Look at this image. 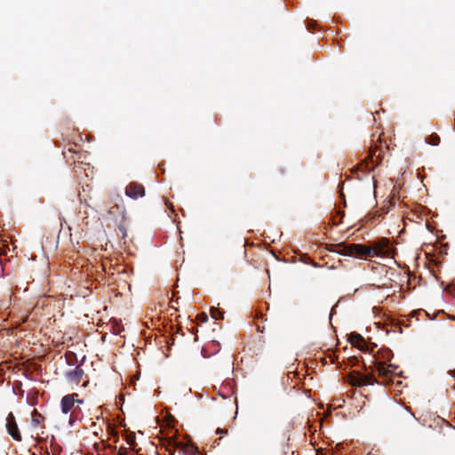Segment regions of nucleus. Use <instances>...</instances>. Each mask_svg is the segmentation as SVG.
I'll list each match as a JSON object with an SVG mask.
<instances>
[{
  "instance_id": "nucleus-1",
  "label": "nucleus",
  "mask_w": 455,
  "mask_h": 455,
  "mask_svg": "<svg viewBox=\"0 0 455 455\" xmlns=\"http://www.w3.org/2000/svg\"><path fill=\"white\" fill-rule=\"evenodd\" d=\"M347 254L350 256H367L370 258L379 257L382 259L383 265L389 263L396 264L395 251L387 238H382L373 246L363 244H350L347 246Z\"/></svg>"
},
{
  "instance_id": "nucleus-9",
  "label": "nucleus",
  "mask_w": 455,
  "mask_h": 455,
  "mask_svg": "<svg viewBox=\"0 0 455 455\" xmlns=\"http://www.w3.org/2000/svg\"><path fill=\"white\" fill-rule=\"evenodd\" d=\"M399 282H400V291H402V286L403 285V283H409L410 282V277L408 275V274L405 272L403 275H402L400 273V279H399Z\"/></svg>"
},
{
  "instance_id": "nucleus-6",
  "label": "nucleus",
  "mask_w": 455,
  "mask_h": 455,
  "mask_svg": "<svg viewBox=\"0 0 455 455\" xmlns=\"http://www.w3.org/2000/svg\"><path fill=\"white\" fill-rule=\"evenodd\" d=\"M350 342L353 346H356L360 349H363L365 346L363 338L357 333H351L349 337Z\"/></svg>"
},
{
  "instance_id": "nucleus-2",
  "label": "nucleus",
  "mask_w": 455,
  "mask_h": 455,
  "mask_svg": "<svg viewBox=\"0 0 455 455\" xmlns=\"http://www.w3.org/2000/svg\"><path fill=\"white\" fill-rule=\"evenodd\" d=\"M395 369L396 367L391 363L387 365L381 363L378 366L379 375L384 378L383 381L385 382L393 381V379L397 376Z\"/></svg>"
},
{
  "instance_id": "nucleus-4",
  "label": "nucleus",
  "mask_w": 455,
  "mask_h": 455,
  "mask_svg": "<svg viewBox=\"0 0 455 455\" xmlns=\"http://www.w3.org/2000/svg\"><path fill=\"white\" fill-rule=\"evenodd\" d=\"M6 429L9 435L15 440H20V434L19 432L15 418L12 413H9L6 418Z\"/></svg>"
},
{
  "instance_id": "nucleus-13",
  "label": "nucleus",
  "mask_w": 455,
  "mask_h": 455,
  "mask_svg": "<svg viewBox=\"0 0 455 455\" xmlns=\"http://www.w3.org/2000/svg\"><path fill=\"white\" fill-rule=\"evenodd\" d=\"M202 319L206 320V319H207V315H204L202 316Z\"/></svg>"
},
{
  "instance_id": "nucleus-10",
  "label": "nucleus",
  "mask_w": 455,
  "mask_h": 455,
  "mask_svg": "<svg viewBox=\"0 0 455 455\" xmlns=\"http://www.w3.org/2000/svg\"><path fill=\"white\" fill-rule=\"evenodd\" d=\"M427 141L431 145H438L440 138L437 135H431Z\"/></svg>"
},
{
  "instance_id": "nucleus-12",
  "label": "nucleus",
  "mask_w": 455,
  "mask_h": 455,
  "mask_svg": "<svg viewBox=\"0 0 455 455\" xmlns=\"http://www.w3.org/2000/svg\"><path fill=\"white\" fill-rule=\"evenodd\" d=\"M202 319L206 320V319H207V315H204L202 316Z\"/></svg>"
},
{
  "instance_id": "nucleus-5",
  "label": "nucleus",
  "mask_w": 455,
  "mask_h": 455,
  "mask_svg": "<svg viewBox=\"0 0 455 455\" xmlns=\"http://www.w3.org/2000/svg\"><path fill=\"white\" fill-rule=\"evenodd\" d=\"M125 193L129 197L137 199L144 196V188L140 184H130L127 186Z\"/></svg>"
},
{
  "instance_id": "nucleus-7",
  "label": "nucleus",
  "mask_w": 455,
  "mask_h": 455,
  "mask_svg": "<svg viewBox=\"0 0 455 455\" xmlns=\"http://www.w3.org/2000/svg\"><path fill=\"white\" fill-rule=\"evenodd\" d=\"M83 374H84V371L82 369H80L79 367H76L73 371H70L67 373V378L70 381L77 382L81 379Z\"/></svg>"
},
{
  "instance_id": "nucleus-3",
  "label": "nucleus",
  "mask_w": 455,
  "mask_h": 455,
  "mask_svg": "<svg viewBox=\"0 0 455 455\" xmlns=\"http://www.w3.org/2000/svg\"><path fill=\"white\" fill-rule=\"evenodd\" d=\"M77 394H71L65 395L60 402L61 411L63 414H68L71 411L76 403H81L82 401L76 400L75 397Z\"/></svg>"
},
{
  "instance_id": "nucleus-11",
  "label": "nucleus",
  "mask_w": 455,
  "mask_h": 455,
  "mask_svg": "<svg viewBox=\"0 0 455 455\" xmlns=\"http://www.w3.org/2000/svg\"><path fill=\"white\" fill-rule=\"evenodd\" d=\"M38 417H39V416H37V415H36V413L35 412V416H34V418H33V419H32L33 424H35V425H38V424L40 423V419H38Z\"/></svg>"
},
{
  "instance_id": "nucleus-8",
  "label": "nucleus",
  "mask_w": 455,
  "mask_h": 455,
  "mask_svg": "<svg viewBox=\"0 0 455 455\" xmlns=\"http://www.w3.org/2000/svg\"><path fill=\"white\" fill-rule=\"evenodd\" d=\"M210 313L211 316L215 320L222 318V313L217 307H212Z\"/></svg>"
}]
</instances>
